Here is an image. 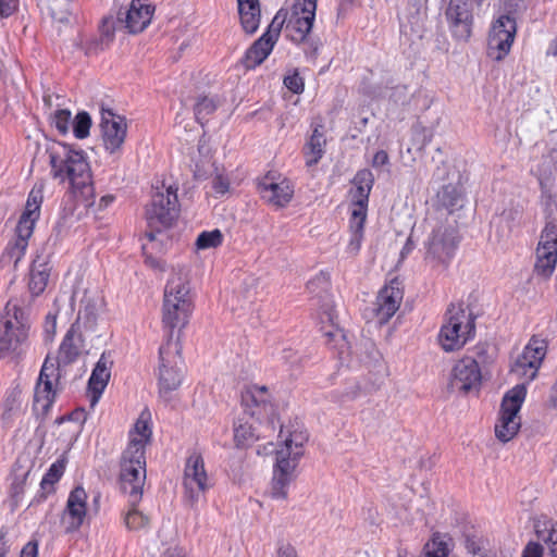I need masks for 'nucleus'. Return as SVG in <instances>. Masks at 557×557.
Returning a JSON list of instances; mask_svg holds the SVG:
<instances>
[{
  "label": "nucleus",
  "instance_id": "obj_1",
  "mask_svg": "<svg viewBox=\"0 0 557 557\" xmlns=\"http://www.w3.org/2000/svg\"><path fill=\"white\" fill-rule=\"evenodd\" d=\"M149 419V413H140L129 431V442L120 459V487L123 493L131 494L133 504L143 497L146 481V446L152 435Z\"/></svg>",
  "mask_w": 557,
  "mask_h": 557
},
{
  "label": "nucleus",
  "instance_id": "obj_2",
  "mask_svg": "<svg viewBox=\"0 0 557 557\" xmlns=\"http://www.w3.org/2000/svg\"><path fill=\"white\" fill-rule=\"evenodd\" d=\"M47 152L52 177L60 182L69 181L73 189L84 197L86 206H92L94 201H89L94 198L92 175L85 152L64 143H57Z\"/></svg>",
  "mask_w": 557,
  "mask_h": 557
},
{
  "label": "nucleus",
  "instance_id": "obj_3",
  "mask_svg": "<svg viewBox=\"0 0 557 557\" xmlns=\"http://www.w3.org/2000/svg\"><path fill=\"white\" fill-rule=\"evenodd\" d=\"M189 283L181 275H173L166 283L164 288L162 322L164 329L168 330V339L172 334L174 339V329H184L189 320L193 311V302L189 296ZM180 332L177 336L180 337Z\"/></svg>",
  "mask_w": 557,
  "mask_h": 557
},
{
  "label": "nucleus",
  "instance_id": "obj_4",
  "mask_svg": "<svg viewBox=\"0 0 557 557\" xmlns=\"http://www.w3.org/2000/svg\"><path fill=\"white\" fill-rule=\"evenodd\" d=\"M41 203L42 191L33 188L15 227V239L8 244L1 256L2 262H12L15 268L22 260L28 247V240L34 233L35 224L40 216Z\"/></svg>",
  "mask_w": 557,
  "mask_h": 557
},
{
  "label": "nucleus",
  "instance_id": "obj_5",
  "mask_svg": "<svg viewBox=\"0 0 557 557\" xmlns=\"http://www.w3.org/2000/svg\"><path fill=\"white\" fill-rule=\"evenodd\" d=\"M475 334V315L466 311L463 302L450 304L446 323L440 331V343L445 351L460 349Z\"/></svg>",
  "mask_w": 557,
  "mask_h": 557
},
{
  "label": "nucleus",
  "instance_id": "obj_6",
  "mask_svg": "<svg viewBox=\"0 0 557 557\" xmlns=\"http://www.w3.org/2000/svg\"><path fill=\"white\" fill-rule=\"evenodd\" d=\"M4 311L0 318V358L16 352L27 339L29 330L27 312L17 300H9Z\"/></svg>",
  "mask_w": 557,
  "mask_h": 557
},
{
  "label": "nucleus",
  "instance_id": "obj_7",
  "mask_svg": "<svg viewBox=\"0 0 557 557\" xmlns=\"http://www.w3.org/2000/svg\"><path fill=\"white\" fill-rule=\"evenodd\" d=\"M181 352L180 338L172 341V335L159 349V393L164 398L182 384L184 362Z\"/></svg>",
  "mask_w": 557,
  "mask_h": 557
},
{
  "label": "nucleus",
  "instance_id": "obj_8",
  "mask_svg": "<svg viewBox=\"0 0 557 557\" xmlns=\"http://www.w3.org/2000/svg\"><path fill=\"white\" fill-rule=\"evenodd\" d=\"M482 4L471 0H449L444 15L451 37L459 42H468L472 36L474 16Z\"/></svg>",
  "mask_w": 557,
  "mask_h": 557
},
{
  "label": "nucleus",
  "instance_id": "obj_9",
  "mask_svg": "<svg viewBox=\"0 0 557 557\" xmlns=\"http://www.w3.org/2000/svg\"><path fill=\"white\" fill-rule=\"evenodd\" d=\"M178 215L177 188L169 186L165 191L152 195L146 208V220L149 226L169 228Z\"/></svg>",
  "mask_w": 557,
  "mask_h": 557
},
{
  "label": "nucleus",
  "instance_id": "obj_10",
  "mask_svg": "<svg viewBox=\"0 0 557 557\" xmlns=\"http://www.w3.org/2000/svg\"><path fill=\"white\" fill-rule=\"evenodd\" d=\"M460 239L461 236L455 225H437L425 242V259L448 263L454 258Z\"/></svg>",
  "mask_w": 557,
  "mask_h": 557
},
{
  "label": "nucleus",
  "instance_id": "obj_11",
  "mask_svg": "<svg viewBox=\"0 0 557 557\" xmlns=\"http://www.w3.org/2000/svg\"><path fill=\"white\" fill-rule=\"evenodd\" d=\"M318 0H296L288 10L286 32L295 44H302L313 27Z\"/></svg>",
  "mask_w": 557,
  "mask_h": 557
},
{
  "label": "nucleus",
  "instance_id": "obj_12",
  "mask_svg": "<svg viewBox=\"0 0 557 557\" xmlns=\"http://www.w3.org/2000/svg\"><path fill=\"white\" fill-rule=\"evenodd\" d=\"M517 33L516 18L500 15L491 27L487 38V57L502 61L509 53Z\"/></svg>",
  "mask_w": 557,
  "mask_h": 557
},
{
  "label": "nucleus",
  "instance_id": "obj_13",
  "mask_svg": "<svg viewBox=\"0 0 557 557\" xmlns=\"http://www.w3.org/2000/svg\"><path fill=\"white\" fill-rule=\"evenodd\" d=\"M185 498L194 506L201 495L211 487L205 469V461L200 453L194 451L187 458L184 470Z\"/></svg>",
  "mask_w": 557,
  "mask_h": 557
},
{
  "label": "nucleus",
  "instance_id": "obj_14",
  "mask_svg": "<svg viewBox=\"0 0 557 557\" xmlns=\"http://www.w3.org/2000/svg\"><path fill=\"white\" fill-rule=\"evenodd\" d=\"M481 383L482 370L480 366H476L474 360L463 357L454 366L448 386L451 391H458L466 395L472 391L479 392Z\"/></svg>",
  "mask_w": 557,
  "mask_h": 557
},
{
  "label": "nucleus",
  "instance_id": "obj_15",
  "mask_svg": "<svg viewBox=\"0 0 557 557\" xmlns=\"http://www.w3.org/2000/svg\"><path fill=\"white\" fill-rule=\"evenodd\" d=\"M258 190L264 201L276 208L287 206L294 196L292 182L287 178L276 181L273 172H269L259 180Z\"/></svg>",
  "mask_w": 557,
  "mask_h": 557
},
{
  "label": "nucleus",
  "instance_id": "obj_16",
  "mask_svg": "<svg viewBox=\"0 0 557 557\" xmlns=\"http://www.w3.org/2000/svg\"><path fill=\"white\" fill-rule=\"evenodd\" d=\"M546 348L547 345L544 339L533 336L515 361L511 371L518 375H524L529 381H532L535 379L539 367L546 355Z\"/></svg>",
  "mask_w": 557,
  "mask_h": 557
},
{
  "label": "nucleus",
  "instance_id": "obj_17",
  "mask_svg": "<svg viewBox=\"0 0 557 557\" xmlns=\"http://www.w3.org/2000/svg\"><path fill=\"white\" fill-rule=\"evenodd\" d=\"M100 128L106 150L114 153L125 141L127 132L125 117L115 114L112 110L102 109Z\"/></svg>",
  "mask_w": 557,
  "mask_h": 557
},
{
  "label": "nucleus",
  "instance_id": "obj_18",
  "mask_svg": "<svg viewBox=\"0 0 557 557\" xmlns=\"http://www.w3.org/2000/svg\"><path fill=\"white\" fill-rule=\"evenodd\" d=\"M404 297L403 283L394 277L385 285L376 298V317L381 323L387 322L398 310Z\"/></svg>",
  "mask_w": 557,
  "mask_h": 557
},
{
  "label": "nucleus",
  "instance_id": "obj_19",
  "mask_svg": "<svg viewBox=\"0 0 557 557\" xmlns=\"http://www.w3.org/2000/svg\"><path fill=\"white\" fill-rule=\"evenodd\" d=\"M154 9L143 4L140 0H132L128 9L119 11L117 21L129 34L141 33L151 22Z\"/></svg>",
  "mask_w": 557,
  "mask_h": 557
},
{
  "label": "nucleus",
  "instance_id": "obj_20",
  "mask_svg": "<svg viewBox=\"0 0 557 557\" xmlns=\"http://www.w3.org/2000/svg\"><path fill=\"white\" fill-rule=\"evenodd\" d=\"M86 499L87 494L82 486L71 491L63 517L65 533H73L82 527L87 512Z\"/></svg>",
  "mask_w": 557,
  "mask_h": 557
},
{
  "label": "nucleus",
  "instance_id": "obj_21",
  "mask_svg": "<svg viewBox=\"0 0 557 557\" xmlns=\"http://www.w3.org/2000/svg\"><path fill=\"white\" fill-rule=\"evenodd\" d=\"M113 358L111 351H103L97 361L88 380L87 388L90 393V405L95 406L100 399L111 377Z\"/></svg>",
  "mask_w": 557,
  "mask_h": 557
},
{
  "label": "nucleus",
  "instance_id": "obj_22",
  "mask_svg": "<svg viewBox=\"0 0 557 557\" xmlns=\"http://www.w3.org/2000/svg\"><path fill=\"white\" fill-rule=\"evenodd\" d=\"M557 263V238H542L536 248L534 272L545 278L549 277Z\"/></svg>",
  "mask_w": 557,
  "mask_h": 557
},
{
  "label": "nucleus",
  "instance_id": "obj_23",
  "mask_svg": "<svg viewBox=\"0 0 557 557\" xmlns=\"http://www.w3.org/2000/svg\"><path fill=\"white\" fill-rule=\"evenodd\" d=\"M83 343L82 334L76 331V323L72 324L60 345L58 366H69L75 362L82 352Z\"/></svg>",
  "mask_w": 557,
  "mask_h": 557
},
{
  "label": "nucleus",
  "instance_id": "obj_24",
  "mask_svg": "<svg viewBox=\"0 0 557 557\" xmlns=\"http://www.w3.org/2000/svg\"><path fill=\"white\" fill-rule=\"evenodd\" d=\"M465 190L461 184H446L436 194L437 209H444L449 214L463 207Z\"/></svg>",
  "mask_w": 557,
  "mask_h": 557
},
{
  "label": "nucleus",
  "instance_id": "obj_25",
  "mask_svg": "<svg viewBox=\"0 0 557 557\" xmlns=\"http://www.w3.org/2000/svg\"><path fill=\"white\" fill-rule=\"evenodd\" d=\"M351 183L356 187L352 200L354 203L361 208H367L369 202V196L374 184V175L369 169L359 170Z\"/></svg>",
  "mask_w": 557,
  "mask_h": 557
},
{
  "label": "nucleus",
  "instance_id": "obj_26",
  "mask_svg": "<svg viewBox=\"0 0 557 557\" xmlns=\"http://www.w3.org/2000/svg\"><path fill=\"white\" fill-rule=\"evenodd\" d=\"M267 36L268 35H262L245 52L242 59V64L247 70H251L260 65L271 53L274 45L265 39Z\"/></svg>",
  "mask_w": 557,
  "mask_h": 557
},
{
  "label": "nucleus",
  "instance_id": "obj_27",
  "mask_svg": "<svg viewBox=\"0 0 557 557\" xmlns=\"http://www.w3.org/2000/svg\"><path fill=\"white\" fill-rule=\"evenodd\" d=\"M50 276V268L46 260L41 259L40 256H37L36 259L33 260L29 272V290L34 296H38L47 287L48 281Z\"/></svg>",
  "mask_w": 557,
  "mask_h": 557
},
{
  "label": "nucleus",
  "instance_id": "obj_28",
  "mask_svg": "<svg viewBox=\"0 0 557 557\" xmlns=\"http://www.w3.org/2000/svg\"><path fill=\"white\" fill-rule=\"evenodd\" d=\"M321 126H315L308 141L304 146V156L306 159V165L311 168L322 159L325 150L326 139L323 132L320 129Z\"/></svg>",
  "mask_w": 557,
  "mask_h": 557
},
{
  "label": "nucleus",
  "instance_id": "obj_29",
  "mask_svg": "<svg viewBox=\"0 0 557 557\" xmlns=\"http://www.w3.org/2000/svg\"><path fill=\"white\" fill-rule=\"evenodd\" d=\"M545 226L541 233L542 238H557V197L552 194L542 196Z\"/></svg>",
  "mask_w": 557,
  "mask_h": 557
},
{
  "label": "nucleus",
  "instance_id": "obj_30",
  "mask_svg": "<svg viewBox=\"0 0 557 557\" xmlns=\"http://www.w3.org/2000/svg\"><path fill=\"white\" fill-rule=\"evenodd\" d=\"M522 218L523 208L520 205L504 209L497 221V233L499 236H508L515 228L520 227Z\"/></svg>",
  "mask_w": 557,
  "mask_h": 557
},
{
  "label": "nucleus",
  "instance_id": "obj_31",
  "mask_svg": "<svg viewBox=\"0 0 557 557\" xmlns=\"http://www.w3.org/2000/svg\"><path fill=\"white\" fill-rule=\"evenodd\" d=\"M55 399V391L53 389L52 380L42 384H36L34 393L33 409L41 416H46Z\"/></svg>",
  "mask_w": 557,
  "mask_h": 557
},
{
  "label": "nucleus",
  "instance_id": "obj_32",
  "mask_svg": "<svg viewBox=\"0 0 557 557\" xmlns=\"http://www.w3.org/2000/svg\"><path fill=\"white\" fill-rule=\"evenodd\" d=\"M426 14L408 12L406 22L400 24V34L410 41L422 39L425 32Z\"/></svg>",
  "mask_w": 557,
  "mask_h": 557
},
{
  "label": "nucleus",
  "instance_id": "obj_33",
  "mask_svg": "<svg viewBox=\"0 0 557 557\" xmlns=\"http://www.w3.org/2000/svg\"><path fill=\"white\" fill-rule=\"evenodd\" d=\"M517 414L507 410H500V424L495 425V435L500 442L507 443L518 433L520 422L516 421Z\"/></svg>",
  "mask_w": 557,
  "mask_h": 557
},
{
  "label": "nucleus",
  "instance_id": "obj_34",
  "mask_svg": "<svg viewBox=\"0 0 557 557\" xmlns=\"http://www.w3.org/2000/svg\"><path fill=\"white\" fill-rule=\"evenodd\" d=\"M302 455V450L288 451V449L283 448L277 450L274 472L283 473V475H294L297 461Z\"/></svg>",
  "mask_w": 557,
  "mask_h": 557
},
{
  "label": "nucleus",
  "instance_id": "obj_35",
  "mask_svg": "<svg viewBox=\"0 0 557 557\" xmlns=\"http://www.w3.org/2000/svg\"><path fill=\"white\" fill-rule=\"evenodd\" d=\"M98 319V302L96 299L85 296L81 301L76 323L83 322L86 330H94Z\"/></svg>",
  "mask_w": 557,
  "mask_h": 557
},
{
  "label": "nucleus",
  "instance_id": "obj_36",
  "mask_svg": "<svg viewBox=\"0 0 557 557\" xmlns=\"http://www.w3.org/2000/svg\"><path fill=\"white\" fill-rule=\"evenodd\" d=\"M525 395H527L525 385L523 383L517 384L515 387H512L505 394V396L502 400L500 410H505V411L507 410L510 412L518 413L521 409L523 401H524Z\"/></svg>",
  "mask_w": 557,
  "mask_h": 557
},
{
  "label": "nucleus",
  "instance_id": "obj_37",
  "mask_svg": "<svg viewBox=\"0 0 557 557\" xmlns=\"http://www.w3.org/2000/svg\"><path fill=\"white\" fill-rule=\"evenodd\" d=\"M268 388L265 386H252L242 394V404L250 408L253 405L257 408H262L264 412H268V407L272 409V405H270L267 400Z\"/></svg>",
  "mask_w": 557,
  "mask_h": 557
},
{
  "label": "nucleus",
  "instance_id": "obj_38",
  "mask_svg": "<svg viewBox=\"0 0 557 557\" xmlns=\"http://www.w3.org/2000/svg\"><path fill=\"white\" fill-rule=\"evenodd\" d=\"M536 535L548 546L549 557H557V523L548 520L543 523V528L537 524Z\"/></svg>",
  "mask_w": 557,
  "mask_h": 557
},
{
  "label": "nucleus",
  "instance_id": "obj_39",
  "mask_svg": "<svg viewBox=\"0 0 557 557\" xmlns=\"http://www.w3.org/2000/svg\"><path fill=\"white\" fill-rule=\"evenodd\" d=\"M366 220H367V208L359 207L358 209H355L352 211L350 220H349V227L352 233L351 244L356 243L357 246L360 245Z\"/></svg>",
  "mask_w": 557,
  "mask_h": 557
},
{
  "label": "nucleus",
  "instance_id": "obj_40",
  "mask_svg": "<svg viewBox=\"0 0 557 557\" xmlns=\"http://www.w3.org/2000/svg\"><path fill=\"white\" fill-rule=\"evenodd\" d=\"M128 495V504L131 506V509L125 516V524L129 530H140L145 528L149 523V519L147 516H145L143 512L137 510V505L141 500V498L136 503H132V497L129 493H125Z\"/></svg>",
  "mask_w": 557,
  "mask_h": 557
},
{
  "label": "nucleus",
  "instance_id": "obj_41",
  "mask_svg": "<svg viewBox=\"0 0 557 557\" xmlns=\"http://www.w3.org/2000/svg\"><path fill=\"white\" fill-rule=\"evenodd\" d=\"M72 211L63 209L62 213L51 230L49 240H53V244H57L67 234L72 225Z\"/></svg>",
  "mask_w": 557,
  "mask_h": 557
},
{
  "label": "nucleus",
  "instance_id": "obj_42",
  "mask_svg": "<svg viewBox=\"0 0 557 557\" xmlns=\"http://www.w3.org/2000/svg\"><path fill=\"white\" fill-rule=\"evenodd\" d=\"M287 18H288V10L281 8L276 14L274 15L271 24L269 25L267 32L263 35H268L265 39L268 41L273 42L275 45V41L277 40L281 29L283 26L287 25Z\"/></svg>",
  "mask_w": 557,
  "mask_h": 557
},
{
  "label": "nucleus",
  "instance_id": "obj_43",
  "mask_svg": "<svg viewBox=\"0 0 557 557\" xmlns=\"http://www.w3.org/2000/svg\"><path fill=\"white\" fill-rule=\"evenodd\" d=\"M216 108L218 102L214 98H210L208 96L199 97L194 106L197 122L202 124L203 121L216 110Z\"/></svg>",
  "mask_w": 557,
  "mask_h": 557
},
{
  "label": "nucleus",
  "instance_id": "obj_44",
  "mask_svg": "<svg viewBox=\"0 0 557 557\" xmlns=\"http://www.w3.org/2000/svg\"><path fill=\"white\" fill-rule=\"evenodd\" d=\"M223 242V234L219 228L201 232L196 239L197 249L216 248Z\"/></svg>",
  "mask_w": 557,
  "mask_h": 557
},
{
  "label": "nucleus",
  "instance_id": "obj_45",
  "mask_svg": "<svg viewBox=\"0 0 557 557\" xmlns=\"http://www.w3.org/2000/svg\"><path fill=\"white\" fill-rule=\"evenodd\" d=\"M294 475H283V473H273L271 495L276 499H285L287 497V488Z\"/></svg>",
  "mask_w": 557,
  "mask_h": 557
},
{
  "label": "nucleus",
  "instance_id": "obj_46",
  "mask_svg": "<svg viewBox=\"0 0 557 557\" xmlns=\"http://www.w3.org/2000/svg\"><path fill=\"white\" fill-rule=\"evenodd\" d=\"M91 124V117L88 112H78L72 121L74 136L78 139L86 138L89 135Z\"/></svg>",
  "mask_w": 557,
  "mask_h": 557
},
{
  "label": "nucleus",
  "instance_id": "obj_47",
  "mask_svg": "<svg viewBox=\"0 0 557 557\" xmlns=\"http://www.w3.org/2000/svg\"><path fill=\"white\" fill-rule=\"evenodd\" d=\"M64 469L65 465L63 461L57 460L55 462H53L41 479V490H46L47 487L54 488V484L63 475Z\"/></svg>",
  "mask_w": 557,
  "mask_h": 557
},
{
  "label": "nucleus",
  "instance_id": "obj_48",
  "mask_svg": "<svg viewBox=\"0 0 557 557\" xmlns=\"http://www.w3.org/2000/svg\"><path fill=\"white\" fill-rule=\"evenodd\" d=\"M467 357L474 360L476 366H480V369L492 363L494 359L492 347L487 343H479L475 345L472 349V356Z\"/></svg>",
  "mask_w": 557,
  "mask_h": 557
},
{
  "label": "nucleus",
  "instance_id": "obj_49",
  "mask_svg": "<svg viewBox=\"0 0 557 557\" xmlns=\"http://www.w3.org/2000/svg\"><path fill=\"white\" fill-rule=\"evenodd\" d=\"M123 28L117 21V17L114 20L112 16L103 17L102 23L99 27L100 38L110 46V44L114 39V33L116 29Z\"/></svg>",
  "mask_w": 557,
  "mask_h": 557
},
{
  "label": "nucleus",
  "instance_id": "obj_50",
  "mask_svg": "<svg viewBox=\"0 0 557 557\" xmlns=\"http://www.w3.org/2000/svg\"><path fill=\"white\" fill-rule=\"evenodd\" d=\"M412 146L416 150H423L432 140V133L423 126L412 128Z\"/></svg>",
  "mask_w": 557,
  "mask_h": 557
},
{
  "label": "nucleus",
  "instance_id": "obj_51",
  "mask_svg": "<svg viewBox=\"0 0 557 557\" xmlns=\"http://www.w3.org/2000/svg\"><path fill=\"white\" fill-rule=\"evenodd\" d=\"M330 287V277L327 274L321 272L307 283V289L310 294L321 297V293H326Z\"/></svg>",
  "mask_w": 557,
  "mask_h": 557
},
{
  "label": "nucleus",
  "instance_id": "obj_52",
  "mask_svg": "<svg viewBox=\"0 0 557 557\" xmlns=\"http://www.w3.org/2000/svg\"><path fill=\"white\" fill-rule=\"evenodd\" d=\"M240 17V24L243 29L247 34H253L257 32L260 24V10L257 12H238Z\"/></svg>",
  "mask_w": 557,
  "mask_h": 557
},
{
  "label": "nucleus",
  "instance_id": "obj_53",
  "mask_svg": "<svg viewBox=\"0 0 557 557\" xmlns=\"http://www.w3.org/2000/svg\"><path fill=\"white\" fill-rule=\"evenodd\" d=\"M72 120L71 111L67 109H59L53 114L52 123L61 135L69 133Z\"/></svg>",
  "mask_w": 557,
  "mask_h": 557
},
{
  "label": "nucleus",
  "instance_id": "obj_54",
  "mask_svg": "<svg viewBox=\"0 0 557 557\" xmlns=\"http://www.w3.org/2000/svg\"><path fill=\"white\" fill-rule=\"evenodd\" d=\"M504 14L516 18V15L522 14L528 9L527 0H500Z\"/></svg>",
  "mask_w": 557,
  "mask_h": 557
},
{
  "label": "nucleus",
  "instance_id": "obj_55",
  "mask_svg": "<svg viewBox=\"0 0 557 557\" xmlns=\"http://www.w3.org/2000/svg\"><path fill=\"white\" fill-rule=\"evenodd\" d=\"M448 553L447 544L434 537L432 543L425 545L423 557H447Z\"/></svg>",
  "mask_w": 557,
  "mask_h": 557
},
{
  "label": "nucleus",
  "instance_id": "obj_56",
  "mask_svg": "<svg viewBox=\"0 0 557 557\" xmlns=\"http://www.w3.org/2000/svg\"><path fill=\"white\" fill-rule=\"evenodd\" d=\"M29 475V470H27L25 473H23L21 476L15 475L11 487H10V496L12 500L14 502V506H17L23 493H24V486L25 482Z\"/></svg>",
  "mask_w": 557,
  "mask_h": 557
},
{
  "label": "nucleus",
  "instance_id": "obj_57",
  "mask_svg": "<svg viewBox=\"0 0 557 557\" xmlns=\"http://www.w3.org/2000/svg\"><path fill=\"white\" fill-rule=\"evenodd\" d=\"M285 87L294 94H301L305 88V83L302 77L299 75L298 71L295 70L292 74L284 77Z\"/></svg>",
  "mask_w": 557,
  "mask_h": 557
},
{
  "label": "nucleus",
  "instance_id": "obj_58",
  "mask_svg": "<svg viewBox=\"0 0 557 557\" xmlns=\"http://www.w3.org/2000/svg\"><path fill=\"white\" fill-rule=\"evenodd\" d=\"M307 438L302 433H290L283 440L285 446L283 449H288V451L302 450V445Z\"/></svg>",
  "mask_w": 557,
  "mask_h": 557
},
{
  "label": "nucleus",
  "instance_id": "obj_59",
  "mask_svg": "<svg viewBox=\"0 0 557 557\" xmlns=\"http://www.w3.org/2000/svg\"><path fill=\"white\" fill-rule=\"evenodd\" d=\"M234 437L238 444H245L257 438L251 425L246 424H240L234 429Z\"/></svg>",
  "mask_w": 557,
  "mask_h": 557
},
{
  "label": "nucleus",
  "instance_id": "obj_60",
  "mask_svg": "<svg viewBox=\"0 0 557 557\" xmlns=\"http://www.w3.org/2000/svg\"><path fill=\"white\" fill-rule=\"evenodd\" d=\"M108 47L109 45H107V42H104L100 37L92 38L85 44V53L87 55H96Z\"/></svg>",
  "mask_w": 557,
  "mask_h": 557
},
{
  "label": "nucleus",
  "instance_id": "obj_61",
  "mask_svg": "<svg viewBox=\"0 0 557 557\" xmlns=\"http://www.w3.org/2000/svg\"><path fill=\"white\" fill-rule=\"evenodd\" d=\"M18 0H0V16L9 17L17 9Z\"/></svg>",
  "mask_w": 557,
  "mask_h": 557
},
{
  "label": "nucleus",
  "instance_id": "obj_62",
  "mask_svg": "<svg viewBox=\"0 0 557 557\" xmlns=\"http://www.w3.org/2000/svg\"><path fill=\"white\" fill-rule=\"evenodd\" d=\"M521 557H543V546L536 542H529Z\"/></svg>",
  "mask_w": 557,
  "mask_h": 557
},
{
  "label": "nucleus",
  "instance_id": "obj_63",
  "mask_svg": "<svg viewBox=\"0 0 557 557\" xmlns=\"http://www.w3.org/2000/svg\"><path fill=\"white\" fill-rule=\"evenodd\" d=\"M389 163L388 153L385 150H379L374 153L371 165L375 169H380Z\"/></svg>",
  "mask_w": 557,
  "mask_h": 557
},
{
  "label": "nucleus",
  "instance_id": "obj_64",
  "mask_svg": "<svg viewBox=\"0 0 557 557\" xmlns=\"http://www.w3.org/2000/svg\"><path fill=\"white\" fill-rule=\"evenodd\" d=\"M20 557H38V542L33 540L26 543L21 550Z\"/></svg>",
  "mask_w": 557,
  "mask_h": 557
}]
</instances>
